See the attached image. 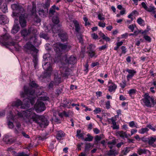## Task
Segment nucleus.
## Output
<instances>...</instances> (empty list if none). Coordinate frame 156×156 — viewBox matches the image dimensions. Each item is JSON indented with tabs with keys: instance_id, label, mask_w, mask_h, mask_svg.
I'll list each match as a JSON object with an SVG mask.
<instances>
[{
	"instance_id": "obj_38",
	"label": "nucleus",
	"mask_w": 156,
	"mask_h": 156,
	"mask_svg": "<svg viewBox=\"0 0 156 156\" xmlns=\"http://www.w3.org/2000/svg\"><path fill=\"white\" fill-rule=\"evenodd\" d=\"M33 20L34 23L36 24L40 23L41 21V19L37 15L35 16Z\"/></svg>"
},
{
	"instance_id": "obj_35",
	"label": "nucleus",
	"mask_w": 156,
	"mask_h": 156,
	"mask_svg": "<svg viewBox=\"0 0 156 156\" xmlns=\"http://www.w3.org/2000/svg\"><path fill=\"white\" fill-rule=\"evenodd\" d=\"M32 56L33 58V61L34 63V66L35 67L37 64L38 58L36 54H32Z\"/></svg>"
},
{
	"instance_id": "obj_61",
	"label": "nucleus",
	"mask_w": 156,
	"mask_h": 156,
	"mask_svg": "<svg viewBox=\"0 0 156 156\" xmlns=\"http://www.w3.org/2000/svg\"><path fill=\"white\" fill-rule=\"evenodd\" d=\"M17 156H29V155L25 154L24 152H22L21 153H18Z\"/></svg>"
},
{
	"instance_id": "obj_64",
	"label": "nucleus",
	"mask_w": 156,
	"mask_h": 156,
	"mask_svg": "<svg viewBox=\"0 0 156 156\" xmlns=\"http://www.w3.org/2000/svg\"><path fill=\"white\" fill-rule=\"evenodd\" d=\"M105 107L107 109H109L110 108V101H108L106 102L105 104Z\"/></svg>"
},
{
	"instance_id": "obj_16",
	"label": "nucleus",
	"mask_w": 156,
	"mask_h": 156,
	"mask_svg": "<svg viewBox=\"0 0 156 156\" xmlns=\"http://www.w3.org/2000/svg\"><path fill=\"white\" fill-rule=\"evenodd\" d=\"M8 20L5 15L0 13V24H5L8 23Z\"/></svg>"
},
{
	"instance_id": "obj_31",
	"label": "nucleus",
	"mask_w": 156,
	"mask_h": 156,
	"mask_svg": "<svg viewBox=\"0 0 156 156\" xmlns=\"http://www.w3.org/2000/svg\"><path fill=\"white\" fill-rule=\"evenodd\" d=\"M118 49L119 51L120 50L121 51V53L120 55V56H121L122 54H125L127 52V49L125 46H122Z\"/></svg>"
},
{
	"instance_id": "obj_20",
	"label": "nucleus",
	"mask_w": 156,
	"mask_h": 156,
	"mask_svg": "<svg viewBox=\"0 0 156 156\" xmlns=\"http://www.w3.org/2000/svg\"><path fill=\"white\" fill-rule=\"evenodd\" d=\"M11 8L13 10V13L16 12L18 8H20L21 10H23V7L18 4H13L11 5Z\"/></svg>"
},
{
	"instance_id": "obj_44",
	"label": "nucleus",
	"mask_w": 156,
	"mask_h": 156,
	"mask_svg": "<svg viewBox=\"0 0 156 156\" xmlns=\"http://www.w3.org/2000/svg\"><path fill=\"white\" fill-rule=\"evenodd\" d=\"M25 10L23 7V10H21L20 8H18L16 13L17 14H20L22 16L23 14L25 12Z\"/></svg>"
},
{
	"instance_id": "obj_33",
	"label": "nucleus",
	"mask_w": 156,
	"mask_h": 156,
	"mask_svg": "<svg viewBox=\"0 0 156 156\" xmlns=\"http://www.w3.org/2000/svg\"><path fill=\"white\" fill-rule=\"evenodd\" d=\"M87 52L88 53V56L90 58H92L94 57H97V55H95L96 53L95 52V51H87Z\"/></svg>"
},
{
	"instance_id": "obj_26",
	"label": "nucleus",
	"mask_w": 156,
	"mask_h": 156,
	"mask_svg": "<svg viewBox=\"0 0 156 156\" xmlns=\"http://www.w3.org/2000/svg\"><path fill=\"white\" fill-rule=\"evenodd\" d=\"M51 2V0H46L44 3L42 4V6L44 9L48 10V8H49L50 6Z\"/></svg>"
},
{
	"instance_id": "obj_41",
	"label": "nucleus",
	"mask_w": 156,
	"mask_h": 156,
	"mask_svg": "<svg viewBox=\"0 0 156 156\" xmlns=\"http://www.w3.org/2000/svg\"><path fill=\"white\" fill-rule=\"evenodd\" d=\"M95 48V46L93 44H90L87 47L88 50L87 51H94V49Z\"/></svg>"
},
{
	"instance_id": "obj_36",
	"label": "nucleus",
	"mask_w": 156,
	"mask_h": 156,
	"mask_svg": "<svg viewBox=\"0 0 156 156\" xmlns=\"http://www.w3.org/2000/svg\"><path fill=\"white\" fill-rule=\"evenodd\" d=\"M131 148L130 147H126L124 150L122 151V154L124 155H126L130 151Z\"/></svg>"
},
{
	"instance_id": "obj_43",
	"label": "nucleus",
	"mask_w": 156,
	"mask_h": 156,
	"mask_svg": "<svg viewBox=\"0 0 156 156\" xmlns=\"http://www.w3.org/2000/svg\"><path fill=\"white\" fill-rule=\"evenodd\" d=\"M40 37H41L43 38L46 40H48L49 39L48 34L45 33H43L40 34Z\"/></svg>"
},
{
	"instance_id": "obj_46",
	"label": "nucleus",
	"mask_w": 156,
	"mask_h": 156,
	"mask_svg": "<svg viewBox=\"0 0 156 156\" xmlns=\"http://www.w3.org/2000/svg\"><path fill=\"white\" fill-rule=\"evenodd\" d=\"M37 30L35 29H33L32 30V33L34 34V38H35V40H34V43H35L37 41H36V40L37 39V36H36V35H37Z\"/></svg>"
},
{
	"instance_id": "obj_19",
	"label": "nucleus",
	"mask_w": 156,
	"mask_h": 156,
	"mask_svg": "<svg viewBox=\"0 0 156 156\" xmlns=\"http://www.w3.org/2000/svg\"><path fill=\"white\" fill-rule=\"evenodd\" d=\"M109 123L112 124L113 126H111L113 129H117V125L115 122V120L114 117H112L111 119H108Z\"/></svg>"
},
{
	"instance_id": "obj_29",
	"label": "nucleus",
	"mask_w": 156,
	"mask_h": 156,
	"mask_svg": "<svg viewBox=\"0 0 156 156\" xmlns=\"http://www.w3.org/2000/svg\"><path fill=\"white\" fill-rule=\"evenodd\" d=\"M116 142L115 140H113L112 141H110L107 142V144L108 145V147L112 149L114 146L116 144Z\"/></svg>"
},
{
	"instance_id": "obj_17",
	"label": "nucleus",
	"mask_w": 156,
	"mask_h": 156,
	"mask_svg": "<svg viewBox=\"0 0 156 156\" xmlns=\"http://www.w3.org/2000/svg\"><path fill=\"white\" fill-rule=\"evenodd\" d=\"M58 35L62 42H64L67 41L68 36L66 33L61 32L58 33Z\"/></svg>"
},
{
	"instance_id": "obj_1",
	"label": "nucleus",
	"mask_w": 156,
	"mask_h": 156,
	"mask_svg": "<svg viewBox=\"0 0 156 156\" xmlns=\"http://www.w3.org/2000/svg\"><path fill=\"white\" fill-rule=\"evenodd\" d=\"M32 109H29L25 112L27 113V118L29 122H34L37 124L41 128H45L48 125L47 119L43 115H39L32 111Z\"/></svg>"
},
{
	"instance_id": "obj_14",
	"label": "nucleus",
	"mask_w": 156,
	"mask_h": 156,
	"mask_svg": "<svg viewBox=\"0 0 156 156\" xmlns=\"http://www.w3.org/2000/svg\"><path fill=\"white\" fill-rule=\"evenodd\" d=\"M31 30H32L30 28L28 29V30H27L26 29L22 30L20 31L22 36L25 39L26 37L30 34Z\"/></svg>"
},
{
	"instance_id": "obj_23",
	"label": "nucleus",
	"mask_w": 156,
	"mask_h": 156,
	"mask_svg": "<svg viewBox=\"0 0 156 156\" xmlns=\"http://www.w3.org/2000/svg\"><path fill=\"white\" fill-rule=\"evenodd\" d=\"M65 133L62 131H58L56 134V138L58 140H60L64 136Z\"/></svg>"
},
{
	"instance_id": "obj_42",
	"label": "nucleus",
	"mask_w": 156,
	"mask_h": 156,
	"mask_svg": "<svg viewBox=\"0 0 156 156\" xmlns=\"http://www.w3.org/2000/svg\"><path fill=\"white\" fill-rule=\"evenodd\" d=\"M54 83L55 85H58L61 82V78L60 77H57L54 79Z\"/></svg>"
},
{
	"instance_id": "obj_24",
	"label": "nucleus",
	"mask_w": 156,
	"mask_h": 156,
	"mask_svg": "<svg viewBox=\"0 0 156 156\" xmlns=\"http://www.w3.org/2000/svg\"><path fill=\"white\" fill-rule=\"evenodd\" d=\"M147 152H150L149 150L145 149L139 148L137 149V153L139 155H141L142 154H146Z\"/></svg>"
},
{
	"instance_id": "obj_7",
	"label": "nucleus",
	"mask_w": 156,
	"mask_h": 156,
	"mask_svg": "<svg viewBox=\"0 0 156 156\" xmlns=\"http://www.w3.org/2000/svg\"><path fill=\"white\" fill-rule=\"evenodd\" d=\"M42 66L45 72L41 76V77L43 79L49 77L52 72V68L50 63L48 62H45Z\"/></svg>"
},
{
	"instance_id": "obj_57",
	"label": "nucleus",
	"mask_w": 156,
	"mask_h": 156,
	"mask_svg": "<svg viewBox=\"0 0 156 156\" xmlns=\"http://www.w3.org/2000/svg\"><path fill=\"white\" fill-rule=\"evenodd\" d=\"M101 136H98V135L96 136L94 138L95 142L98 143L99 141H100L101 140Z\"/></svg>"
},
{
	"instance_id": "obj_53",
	"label": "nucleus",
	"mask_w": 156,
	"mask_h": 156,
	"mask_svg": "<svg viewBox=\"0 0 156 156\" xmlns=\"http://www.w3.org/2000/svg\"><path fill=\"white\" fill-rule=\"evenodd\" d=\"M140 140L145 143H148V138H147L145 136H143L140 138Z\"/></svg>"
},
{
	"instance_id": "obj_51",
	"label": "nucleus",
	"mask_w": 156,
	"mask_h": 156,
	"mask_svg": "<svg viewBox=\"0 0 156 156\" xmlns=\"http://www.w3.org/2000/svg\"><path fill=\"white\" fill-rule=\"evenodd\" d=\"M137 23L140 25H142L143 23L144 22V20L142 19L140 17H139L137 19Z\"/></svg>"
},
{
	"instance_id": "obj_40",
	"label": "nucleus",
	"mask_w": 156,
	"mask_h": 156,
	"mask_svg": "<svg viewBox=\"0 0 156 156\" xmlns=\"http://www.w3.org/2000/svg\"><path fill=\"white\" fill-rule=\"evenodd\" d=\"M149 130V129L147 127H145L144 128H142L139 131V132L141 134H143L147 132Z\"/></svg>"
},
{
	"instance_id": "obj_22",
	"label": "nucleus",
	"mask_w": 156,
	"mask_h": 156,
	"mask_svg": "<svg viewBox=\"0 0 156 156\" xmlns=\"http://www.w3.org/2000/svg\"><path fill=\"white\" fill-rule=\"evenodd\" d=\"M20 29L18 24H14L11 30V33L13 34H16L19 31Z\"/></svg>"
},
{
	"instance_id": "obj_54",
	"label": "nucleus",
	"mask_w": 156,
	"mask_h": 156,
	"mask_svg": "<svg viewBox=\"0 0 156 156\" xmlns=\"http://www.w3.org/2000/svg\"><path fill=\"white\" fill-rule=\"evenodd\" d=\"M107 48V46L106 45H104L99 47L98 49L99 51H101L103 50H105Z\"/></svg>"
},
{
	"instance_id": "obj_6",
	"label": "nucleus",
	"mask_w": 156,
	"mask_h": 156,
	"mask_svg": "<svg viewBox=\"0 0 156 156\" xmlns=\"http://www.w3.org/2000/svg\"><path fill=\"white\" fill-rule=\"evenodd\" d=\"M2 43L4 46H14L16 42L12 40L11 37L8 33L2 35L0 37V43Z\"/></svg>"
},
{
	"instance_id": "obj_4",
	"label": "nucleus",
	"mask_w": 156,
	"mask_h": 156,
	"mask_svg": "<svg viewBox=\"0 0 156 156\" xmlns=\"http://www.w3.org/2000/svg\"><path fill=\"white\" fill-rule=\"evenodd\" d=\"M54 50L58 55H61L63 52L69 51L72 48L71 46L67 43L62 44L58 43L54 45Z\"/></svg>"
},
{
	"instance_id": "obj_5",
	"label": "nucleus",
	"mask_w": 156,
	"mask_h": 156,
	"mask_svg": "<svg viewBox=\"0 0 156 156\" xmlns=\"http://www.w3.org/2000/svg\"><path fill=\"white\" fill-rule=\"evenodd\" d=\"M60 10L59 8L56 6L55 4L52 6L50 8L48 12L49 16H52L54 14L55 15L53 16L52 18V22L55 24H58L59 23V19L58 17V14L56 11V10L58 11Z\"/></svg>"
},
{
	"instance_id": "obj_52",
	"label": "nucleus",
	"mask_w": 156,
	"mask_h": 156,
	"mask_svg": "<svg viewBox=\"0 0 156 156\" xmlns=\"http://www.w3.org/2000/svg\"><path fill=\"white\" fill-rule=\"evenodd\" d=\"M101 111V108H96L95 109L94 111V114L99 113Z\"/></svg>"
},
{
	"instance_id": "obj_30",
	"label": "nucleus",
	"mask_w": 156,
	"mask_h": 156,
	"mask_svg": "<svg viewBox=\"0 0 156 156\" xmlns=\"http://www.w3.org/2000/svg\"><path fill=\"white\" fill-rule=\"evenodd\" d=\"M20 23L22 27H24L26 25V22L24 18H22L21 16L19 17Z\"/></svg>"
},
{
	"instance_id": "obj_48",
	"label": "nucleus",
	"mask_w": 156,
	"mask_h": 156,
	"mask_svg": "<svg viewBox=\"0 0 156 156\" xmlns=\"http://www.w3.org/2000/svg\"><path fill=\"white\" fill-rule=\"evenodd\" d=\"M143 37L145 40L148 42H150L151 41V38L149 36L146 35H144Z\"/></svg>"
},
{
	"instance_id": "obj_62",
	"label": "nucleus",
	"mask_w": 156,
	"mask_h": 156,
	"mask_svg": "<svg viewBox=\"0 0 156 156\" xmlns=\"http://www.w3.org/2000/svg\"><path fill=\"white\" fill-rule=\"evenodd\" d=\"M83 144V143L81 142L80 143H79L76 146L78 151L81 150V147Z\"/></svg>"
},
{
	"instance_id": "obj_45",
	"label": "nucleus",
	"mask_w": 156,
	"mask_h": 156,
	"mask_svg": "<svg viewBox=\"0 0 156 156\" xmlns=\"http://www.w3.org/2000/svg\"><path fill=\"white\" fill-rule=\"evenodd\" d=\"M5 141L7 144H11L14 142V141L13 139L9 138L6 139Z\"/></svg>"
},
{
	"instance_id": "obj_11",
	"label": "nucleus",
	"mask_w": 156,
	"mask_h": 156,
	"mask_svg": "<svg viewBox=\"0 0 156 156\" xmlns=\"http://www.w3.org/2000/svg\"><path fill=\"white\" fill-rule=\"evenodd\" d=\"M24 48L26 50V52L29 53V51L30 52L31 51H33L34 52L37 53L38 51V50L32 44H31L30 42H28L24 46Z\"/></svg>"
},
{
	"instance_id": "obj_28",
	"label": "nucleus",
	"mask_w": 156,
	"mask_h": 156,
	"mask_svg": "<svg viewBox=\"0 0 156 156\" xmlns=\"http://www.w3.org/2000/svg\"><path fill=\"white\" fill-rule=\"evenodd\" d=\"M119 135L120 136L122 137V139H124L125 138H127L128 136L126 132L123 131H118V135Z\"/></svg>"
},
{
	"instance_id": "obj_3",
	"label": "nucleus",
	"mask_w": 156,
	"mask_h": 156,
	"mask_svg": "<svg viewBox=\"0 0 156 156\" xmlns=\"http://www.w3.org/2000/svg\"><path fill=\"white\" fill-rule=\"evenodd\" d=\"M29 85L31 87H28L26 86H24L23 87L24 91H22L20 92V94L21 98H24L26 96L36 98L34 96L35 90L33 89V88H37L39 87V86L34 81H32L30 82Z\"/></svg>"
},
{
	"instance_id": "obj_50",
	"label": "nucleus",
	"mask_w": 156,
	"mask_h": 156,
	"mask_svg": "<svg viewBox=\"0 0 156 156\" xmlns=\"http://www.w3.org/2000/svg\"><path fill=\"white\" fill-rule=\"evenodd\" d=\"M54 84H55L54 82L53 81H51L49 84L48 86V88L49 89H52L54 86Z\"/></svg>"
},
{
	"instance_id": "obj_21",
	"label": "nucleus",
	"mask_w": 156,
	"mask_h": 156,
	"mask_svg": "<svg viewBox=\"0 0 156 156\" xmlns=\"http://www.w3.org/2000/svg\"><path fill=\"white\" fill-rule=\"evenodd\" d=\"M93 147V145H92L90 143H86L84 147V152L88 154L90 148L92 147Z\"/></svg>"
},
{
	"instance_id": "obj_2",
	"label": "nucleus",
	"mask_w": 156,
	"mask_h": 156,
	"mask_svg": "<svg viewBox=\"0 0 156 156\" xmlns=\"http://www.w3.org/2000/svg\"><path fill=\"white\" fill-rule=\"evenodd\" d=\"M36 99L35 97L28 96L24 99L23 100L24 104H23V102L21 100L18 99L16 101L14 102L12 104L13 106L17 107L21 106V108H29L30 104L32 105L34 104Z\"/></svg>"
},
{
	"instance_id": "obj_47",
	"label": "nucleus",
	"mask_w": 156,
	"mask_h": 156,
	"mask_svg": "<svg viewBox=\"0 0 156 156\" xmlns=\"http://www.w3.org/2000/svg\"><path fill=\"white\" fill-rule=\"evenodd\" d=\"M136 90L134 89H131L128 91V93L129 96L131 97L132 94H135L136 93Z\"/></svg>"
},
{
	"instance_id": "obj_32",
	"label": "nucleus",
	"mask_w": 156,
	"mask_h": 156,
	"mask_svg": "<svg viewBox=\"0 0 156 156\" xmlns=\"http://www.w3.org/2000/svg\"><path fill=\"white\" fill-rule=\"evenodd\" d=\"M36 7V4L33 3L32 4V9L30 11L31 12V14L32 15H36L37 13Z\"/></svg>"
},
{
	"instance_id": "obj_60",
	"label": "nucleus",
	"mask_w": 156,
	"mask_h": 156,
	"mask_svg": "<svg viewBox=\"0 0 156 156\" xmlns=\"http://www.w3.org/2000/svg\"><path fill=\"white\" fill-rule=\"evenodd\" d=\"M88 67L89 65L87 63L84 66L85 69H84V71L86 73H87L88 72Z\"/></svg>"
},
{
	"instance_id": "obj_49",
	"label": "nucleus",
	"mask_w": 156,
	"mask_h": 156,
	"mask_svg": "<svg viewBox=\"0 0 156 156\" xmlns=\"http://www.w3.org/2000/svg\"><path fill=\"white\" fill-rule=\"evenodd\" d=\"M136 27L135 25L132 24L131 25H129V26H128V27L129 28L132 32H133L134 30L135 27Z\"/></svg>"
},
{
	"instance_id": "obj_12",
	"label": "nucleus",
	"mask_w": 156,
	"mask_h": 156,
	"mask_svg": "<svg viewBox=\"0 0 156 156\" xmlns=\"http://www.w3.org/2000/svg\"><path fill=\"white\" fill-rule=\"evenodd\" d=\"M126 71L129 73L126 76L127 80L128 81H129L130 79H132L134 75L136 73V71L133 69H127Z\"/></svg>"
},
{
	"instance_id": "obj_13",
	"label": "nucleus",
	"mask_w": 156,
	"mask_h": 156,
	"mask_svg": "<svg viewBox=\"0 0 156 156\" xmlns=\"http://www.w3.org/2000/svg\"><path fill=\"white\" fill-rule=\"evenodd\" d=\"M37 13L41 17H46L49 11L48 10H47L45 9L40 8L39 9H38Z\"/></svg>"
},
{
	"instance_id": "obj_8",
	"label": "nucleus",
	"mask_w": 156,
	"mask_h": 156,
	"mask_svg": "<svg viewBox=\"0 0 156 156\" xmlns=\"http://www.w3.org/2000/svg\"><path fill=\"white\" fill-rule=\"evenodd\" d=\"M144 98L142 99L145 105L147 107H151L150 100L152 103H154V98L151 97L148 93H146L144 95Z\"/></svg>"
},
{
	"instance_id": "obj_39",
	"label": "nucleus",
	"mask_w": 156,
	"mask_h": 156,
	"mask_svg": "<svg viewBox=\"0 0 156 156\" xmlns=\"http://www.w3.org/2000/svg\"><path fill=\"white\" fill-rule=\"evenodd\" d=\"M156 140V138H154L153 137H151L150 139L148 138V143L149 145H152Z\"/></svg>"
},
{
	"instance_id": "obj_15",
	"label": "nucleus",
	"mask_w": 156,
	"mask_h": 156,
	"mask_svg": "<svg viewBox=\"0 0 156 156\" xmlns=\"http://www.w3.org/2000/svg\"><path fill=\"white\" fill-rule=\"evenodd\" d=\"M108 90L110 92H112L113 91H115L116 87L117 86L114 83L112 82L111 80H109L108 82Z\"/></svg>"
},
{
	"instance_id": "obj_25",
	"label": "nucleus",
	"mask_w": 156,
	"mask_h": 156,
	"mask_svg": "<svg viewBox=\"0 0 156 156\" xmlns=\"http://www.w3.org/2000/svg\"><path fill=\"white\" fill-rule=\"evenodd\" d=\"M73 23L75 27V30L76 33H80L79 31L80 29L79 22L76 20L73 21Z\"/></svg>"
},
{
	"instance_id": "obj_10",
	"label": "nucleus",
	"mask_w": 156,
	"mask_h": 156,
	"mask_svg": "<svg viewBox=\"0 0 156 156\" xmlns=\"http://www.w3.org/2000/svg\"><path fill=\"white\" fill-rule=\"evenodd\" d=\"M64 59L65 65L67 66L69 64L74 65L77 61L76 57L72 55L68 58L66 56L64 57Z\"/></svg>"
},
{
	"instance_id": "obj_27",
	"label": "nucleus",
	"mask_w": 156,
	"mask_h": 156,
	"mask_svg": "<svg viewBox=\"0 0 156 156\" xmlns=\"http://www.w3.org/2000/svg\"><path fill=\"white\" fill-rule=\"evenodd\" d=\"M66 66V67L63 68V71L64 72L63 75L65 77L68 76L70 75L69 69L68 67V66L67 65Z\"/></svg>"
},
{
	"instance_id": "obj_34",
	"label": "nucleus",
	"mask_w": 156,
	"mask_h": 156,
	"mask_svg": "<svg viewBox=\"0 0 156 156\" xmlns=\"http://www.w3.org/2000/svg\"><path fill=\"white\" fill-rule=\"evenodd\" d=\"M87 137H86L84 139V141L90 142L92 141L94 137L91 136L90 134H87Z\"/></svg>"
},
{
	"instance_id": "obj_37",
	"label": "nucleus",
	"mask_w": 156,
	"mask_h": 156,
	"mask_svg": "<svg viewBox=\"0 0 156 156\" xmlns=\"http://www.w3.org/2000/svg\"><path fill=\"white\" fill-rule=\"evenodd\" d=\"M115 150L110 149L109 151L108 152L107 154L108 156H115Z\"/></svg>"
},
{
	"instance_id": "obj_56",
	"label": "nucleus",
	"mask_w": 156,
	"mask_h": 156,
	"mask_svg": "<svg viewBox=\"0 0 156 156\" xmlns=\"http://www.w3.org/2000/svg\"><path fill=\"white\" fill-rule=\"evenodd\" d=\"M85 48L86 46L84 45V44L83 45H81V52L83 54H84L85 53L86 51Z\"/></svg>"
},
{
	"instance_id": "obj_18",
	"label": "nucleus",
	"mask_w": 156,
	"mask_h": 156,
	"mask_svg": "<svg viewBox=\"0 0 156 156\" xmlns=\"http://www.w3.org/2000/svg\"><path fill=\"white\" fill-rule=\"evenodd\" d=\"M76 36L79 41V42L81 44V45H83L84 40L83 38V35H82L81 33H76Z\"/></svg>"
},
{
	"instance_id": "obj_58",
	"label": "nucleus",
	"mask_w": 156,
	"mask_h": 156,
	"mask_svg": "<svg viewBox=\"0 0 156 156\" xmlns=\"http://www.w3.org/2000/svg\"><path fill=\"white\" fill-rule=\"evenodd\" d=\"M154 10H155L154 7L150 6V7L149 8H148L147 7V9H146V10H147L148 12H151V11H153Z\"/></svg>"
},
{
	"instance_id": "obj_9",
	"label": "nucleus",
	"mask_w": 156,
	"mask_h": 156,
	"mask_svg": "<svg viewBox=\"0 0 156 156\" xmlns=\"http://www.w3.org/2000/svg\"><path fill=\"white\" fill-rule=\"evenodd\" d=\"M35 108L37 112H41L44 111L46 107L44 103L42 101H37L34 105Z\"/></svg>"
},
{
	"instance_id": "obj_55",
	"label": "nucleus",
	"mask_w": 156,
	"mask_h": 156,
	"mask_svg": "<svg viewBox=\"0 0 156 156\" xmlns=\"http://www.w3.org/2000/svg\"><path fill=\"white\" fill-rule=\"evenodd\" d=\"M7 7L6 4L5 5H3L2 7V11L4 13H6L7 12Z\"/></svg>"
},
{
	"instance_id": "obj_63",
	"label": "nucleus",
	"mask_w": 156,
	"mask_h": 156,
	"mask_svg": "<svg viewBox=\"0 0 156 156\" xmlns=\"http://www.w3.org/2000/svg\"><path fill=\"white\" fill-rule=\"evenodd\" d=\"M8 125L9 128L12 129L13 128V124L12 122L9 121L8 123Z\"/></svg>"
},
{
	"instance_id": "obj_59",
	"label": "nucleus",
	"mask_w": 156,
	"mask_h": 156,
	"mask_svg": "<svg viewBox=\"0 0 156 156\" xmlns=\"http://www.w3.org/2000/svg\"><path fill=\"white\" fill-rule=\"evenodd\" d=\"M147 127L149 128L153 131H155L156 130L155 127H154L152 126L151 125L149 124L147 126Z\"/></svg>"
}]
</instances>
